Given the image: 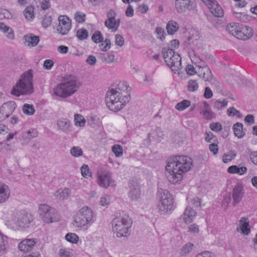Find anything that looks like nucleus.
<instances>
[{
  "instance_id": "50",
  "label": "nucleus",
  "mask_w": 257,
  "mask_h": 257,
  "mask_svg": "<svg viewBox=\"0 0 257 257\" xmlns=\"http://www.w3.org/2000/svg\"><path fill=\"white\" fill-rule=\"evenodd\" d=\"M187 200H188L189 204L193 206L194 207H197L200 206L201 200L197 197H195L194 198H187Z\"/></svg>"
},
{
  "instance_id": "4",
  "label": "nucleus",
  "mask_w": 257,
  "mask_h": 257,
  "mask_svg": "<svg viewBox=\"0 0 257 257\" xmlns=\"http://www.w3.org/2000/svg\"><path fill=\"white\" fill-rule=\"evenodd\" d=\"M132 223L128 215L122 213L112 220V231L117 237H127L131 234Z\"/></svg>"
},
{
  "instance_id": "41",
  "label": "nucleus",
  "mask_w": 257,
  "mask_h": 257,
  "mask_svg": "<svg viewBox=\"0 0 257 257\" xmlns=\"http://www.w3.org/2000/svg\"><path fill=\"white\" fill-rule=\"evenodd\" d=\"M7 237L0 231V253H4L6 249V245L7 244Z\"/></svg>"
},
{
  "instance_id": "53",
  "label": "nucleus",
  "mask_w": 257,
  "mask_h": 257,
  "mask_svg": "<svg viewBox=\"0 0 257 257\" xmlns=\"http://www.w3.org/2000/svg\"><path fill=\"white\" fill-rule=\"evenodd\" d=\"M58 254L59 257H72L73 255L72 252L66 248H60Z\"/></svg>"
},
{
  "instance_id": "57",
  "label": "nucleus",
  "mask_w": 257,
  "mask_h": 257,
  "mask_svg": "<svg viewBox=\"0 0 257 257\" xmlns=\"http://www.w3.org/2000/svg\"><path fill=\"white\" fill-rule=\"evenodd\" d=\"M156 32L157 34V38L158 39L161 41H163L165 39V31L163 28L161 27H158L156 30Z\"/></svg>"
},
{
  "instance_id": "8",
  "label": "nucleus",
  "mask_w": 257,
  "mask_h": 257,
  "mask_svg": "<svg viewBox=\"0 0 257 257\" xmlns=\"http://www.w3.org/2000/svg\"><path fill=\"white\" fill-rule=\"evenodd\" d=\"M174 207V198L167 190H161L158 208L160 212L166 213Z\"/></svg>"
},
{
  "instance_id": "26",
  "label": "nucleus",
  "mask_w": 257,
  "mask_h": 257,
  "mask_svg": "<svg viewBox=\"0 0 257 257\" xmlns=\"http://www.w3.org/2000/svg\"><path fill=\"white\" fill-rule=\"evenodd\" d=\"M57 124L58 128L65 133H69L71 131L70 121L67 118H60Z\"/></svg>"
},
{
  "instance_id": "18",
  "label": "nucleus",
  "mask_w": 257,
  "mask_h": 257,
  "mask_svg": "<svg viewBox=\"0 0 257 257\" xmlns=\"http://www.w3.org/2000/svg\"><path fill=\"white\" fill-rule=\"evenodd\" d=\"M198 76L203 79L205 81L211 82L213 79V75L211 70L208 66L204 65H198L197 66Z\"/></svg>"
},
{
  "instance_id": "47",
  "label": "nucleus",
  "mask_w": 257,
  "mask_h": 257,
  "mask_svg": "<svg viewBox=\"0 0 257 257\" xmlns=\"http://www.w3.org/2000/svg\"><path fill=\"white\" fill-rule=\"evenodd\" d=\"M70 154L74 157H79L82 156L83 151L79 147H73L70 150Z\"/></svg>"
},
{
  "instance_id": "32",
  "label": "nucleus",
  "mask_w": 257,
  "mask_h": 257,
  "mask_svg": "<svg viewBox=\"0 0 257 257\" xmlns=\"http://www.w3.org/2000/svg\"><path fill=\"white\" fill-rule=\"evenodd\" d=\"M227 172L230 174H237L241 175L246 173L247 168L245 166L238 167L236 165H232L228 168Z\"/></svg>"
},
{
  "instance_id": "61",
  "label": "nucleus",
  "mask_w": 257,
  "mask_h": 257,
  "mask_svg": "<svg viewBox=\"0 0 257 257\" xmlns=\"http://www.w3.org/2000/svg\"><path fill=\"white\" fill-rule=\"evenodd\" d=\"M51 17L50 16H45L42 21V25L44 28H47L51 24Z\"/></svg>"
},
{
  "instance_id": "62",
  "label": "nucleus",
  "mask_w": 257,
  "mask_h": 257,
  "mask_svg": "<svg viewBox=\"0 0 257 257\" xmlns=\"http://www.w3.org/2000/svg\"><path fill=\"white\" fill-rule=\"evenodd\" d=\"M54 65V62L52 60L47 59L44 62V67L45 69L50 70Z\"/></svg>"
},
{
  "instance_id": "24",
  "label": "nucleus",
  "mask_w": 257,
  "mask_h": 257,
  "mask_svg": "<svg viewBox=\"0 0 257 257\" xmlns=\"http://www.w3.org/2000/svg\"><path fill=\"white\" fill-rule=\"evenodd\" d=\"M11 191L8 185L0 181V203L7 201L10 197Z\"/></svg>"
},
{
  "instance_id": "14",
  "label": "nucleus",
  "mask_w": 257,
  "mask_h": 257,
  "mask_svg": "<svg viewBox=\"0 0 257 257\" xmlns=\"http://www.w3.org/2000/svg\"><path fill=\"white\" fill-rule=\"evenodd\" d=\"M17 217L19 221L20 228L28 227L30 223L33 220L32 215L24 210L17 212Z\"/></svg>"
},
{
  "instance_id": "60",
  "label": "nucleus",
  "mask_w": 257,
  "mask_h": 257,
  "mask_svg": "<svg viewBox=\"0 0 257 257\" xmlns=\"http://www.w3.org/2000/svg\"><path fill=\"white\" fill-rule=\"evenodd\" d=\"M110 197L109 195H104L100 198V204L104 206L107 205L110 202Z\"/></svg>"
},
{
  "instance_id": "15",
  "label": "nucleus",
  "mask_w": 257,
  "mask_h": 257,
  "mask_svg": "<svg viewBox=\"0 0 257 257\" xmlns=\"http://www.w3.org/2000/svg\"><path fill=\"white\" fill-rule=\"evenodd\" d=\"M92 41L95 43L102 42L100 45V49L103 51H106L110 48L111 43L109 39H106L103 41V38L100 32L97 31L94 32L92 36Z\"/></svg>"
},
{
  "instance_id": "45",
  "label": "nucleus",
  "mask_w": 257,
  "mask_h": 257,
  "mask_svg": "<svg viewBox=\"0 0 257 257\" xmlns=\"http://www.w3.org/2000/svg\"><path fill=\"white\" fill-rule=\"evenodd\" d=\"M76 36L78 39L84 40L88 37V33L87 30L84 29H79L76 33Z\"/></svg>"
},
{
  "instance_id": "39",
  "label": "nucleus",
  "mask_w": 257,
  "mask_h": 257,
  "mask_svg": "<svg viewBox=\"0 0 257 257\" xmlns=\"http://www.w3.org/2000/svg\"><path fill=\"white\" fill-rule=\"evenodd\" d=\"M190 105V101L189 100L185 99L178 103L175 106V108L179 111H182L185 109Z\"/></svg>"
},
{
  "instance_id": "12",
  "label": "nucleus",
  "mask_w": 257,
  "mask_h": 257,
  "mask_svg": "<svg viewBox=\"0 0 257 257\" xmlns=\"http://www.w3.org/2000/svg\"><path fill=\"white\" fill-rule=\"evenodd\" d=\"M59 25L57 30L62 35H66L71 28V21L66 16H60L58 17Z\"/></svg>"
},
{
  "instance_id": "25",
  "label": "nucleus",
  "mask_w": 257,
  "mask_h": 257,
  "mask_svg": "<svg viewBox=\"0 0 257 257\" xmlns=\"http://www.w3.org/2000/svg\"><path fill=\"white\" fill-rule=\"evenodd\" d=\"M71 194V190L68 188H60L55 192L54 196L55 199L63 201L68 199L70 196Z\"/></svg>"
},
{
  "instance_id": "55",
  "label": "nucleus",
  "mask_w": 257,
  "mask_h": 257,
  "mask_svg": "<svg viewBox=\"0 0 257 257\" xmlns=\"http://www.w3.org/2000/svg\"><path fill=\"white\" fill-rule=\"evenodd\" d=\"M227 114L230 116H237L239 117H241L240 112L236 110L234 107L229 108L227 110Z\"/></svg>"
},
{
  "instance_id": "34",
  "label": "nucleus",
  "mask_w": 257,
  "mask_h": 257,
  "mask_svg": "<svg viewBox=\"0 0 257 257\" xmlns=\"http://www.w3.org/2000/svg\"><path fill=\"white\" fill-rule=\"evenodd\" d=\"M179 29L178 23L174 21H170L166 27L167 32L170 35L174 34Z\"/></svg>"
},
{
  "instance_id": "21",
  "label": "nucleus",
  "mask_w": 257,
  "mask_h": 257,
  "mask_svg": "<svg viewBox=\"0 0 257 257\" xmlns=\"http://www.w3.org/2000/svg\"><path fill=\"white\" fill-rule=\"evenodd\" d=\"M249 219L247 217H241L239 220L238 226L236 228L237 231H240L241 233L245 235H248L250 232L249 227Z\"/></svg>"
},
{
  "instance_id": "37",
  "label": "nucleus",
  "mask_w": 257,
  "mask_h": 257,
  "mask_svg": "<svg viewBox=\"0 0 257 257\" xmlns=\"http://www.w3.org/2000/svg\"><path fill=\"white\" fill-rule=\"evenodd\" d=\"M85 119L84 117L79 114H75L74 115V124L76 126L82 127L85 124Z\"/></svg>"
},
{
  "instance_id": "17",
  "label": "nucleus",
  "mask_w": 257,
  "mask_h": 257,
  "mask_svg": "<svg viewBox=\"0 0 257 257\" xmlns=\"http://www.w3.org/2000/svg\"><path fill=\"white\" fill-rule=\"evenodd\" d=\"M244 194L243 187L240 184H237L233 188L232 192V205L233 206H235L241 201Z\"/></svg>"
},
{
  "instance_id": "44",
  "label": "nucleus",
  "mask_w": 257,
  "mask_h": 257,
  "mask_svg": "<svg viewBox=\"0 0 257 257\" xmlns=\"http://www.w3.org/2000/svg\"><path fill=\"white\" fill-rule=\"evenodd\" d=\"M105 26L109 29L113 31L117 30L115 19H106L104 22Z\"/></svg>"
},
{
  "instance_id": "20",
  "label": "nucleus",
  "mask_w": 257,
  "mask_h": 257,
  "mask_svg": "<svg viewBox=\"0 0 257 257\" xmlns=\"http://www.w3.org/2000/svg\"><path fill=\"white\" fill-rule=\"evenodd\" d=\"M34 238L25 239L21 241L18 247L20 250L23 252H28L31 250L37 242Z\"/></svg>"
},
{
  "instance_id": "3",
  "label": "nucleus",
  "mask_w": 257,
  "mask_h": 257,
  "mask_svg": "<svg viewBox=\"0 0 257 257\" xmlns=\"http://www.w3.org/2000/svg\"><path fill=\"white\" fill-rule=\"evenodd\" d=\"M33 73L31 70L24 72L20 79L14 86L11 94L16 96L21 95H29L34 91L33 86Z\"/></svg>"
},
{
  "instance_id": "59",
  "label": "nucleus",
  "mask_w": 257,
  "mask_h": 257,
  "mask_svg": "<svg viewBox=\"0 0 257 257\" xmlns=\"http://www.w3.org/2000/svg\"><path fill=\"white\" fill-rule=\"evenodd\" d=\"M210 128L212 131L217 132L222 129V125L219 122L211 123Z\"/></svg>"
},
{
  "instance_id": "11",
  "label": "nucleus",
  "mask_w": 257,
  "mask_h": 257,
  "mask_svg": "<svg viewBox=\"0 0 257 257\" xmlns=\"http://www.w3.org/2000/svg\"><path fill=\"white\" fill-rule=\"evenodd\" d=\"M196 7V4L194 0H176L175 8L176 11L182 13L187 10L191 11Z\"/></svg>"
},
{
  "instance_id": "43",
  "label": "nucleus",
  "mask_w": 257,
  "mask_h": 257,
  "mask_svg": "<svg viewBox=\"0 0 257 257\" xmlns=\"http://www.w3.org/2000/svg\"><path fill=\"white\" fill-rule=\"evenodd\" d=\"M227 105V101L225 99H223L222 101L217 100L214 101L213 104L214 108L219 110L224 108Z\"/></svg>"
},
{
  "instance_id": "56",
  "label": "nucleus",
  "mask_w": 257,
  "mask_h": 257,
  "mask_svg": "<svg viewBox=\"0 0 257 257\" xmlns=\"http://www.w3.org/2000/svg\"><path fill=\"white\" fill-rule=\"evenodd\" d=\"M185 69L187 74L190 75L198 73V70H196L195 67L190 64L187 65Z\"/></svg>"
},
{
  "instance_id": "2",
  "label": "nucleus",
  "mask_w": 257,
  "mask_h": 257,
  "mask_svg": "<svg viewBox=\"0 0 257 257\" xmlns=\"http://www.w3.org/2000/svg\"><path fill=\"white\" fill-rule=\"evenodd\" d=\"M80 85L79 80L75 76H66L64 81L53 88V94L61 98H67L76 92Z\"/></svg>"
},
{
  "instance_id": "6",
  "label": "nucleus",
  "mask_w": 257,
  "mask_h": 257,
  "mask_svg": "<svg viewBox=\"0 0 257 257\" xmlns=\"http://www.w3.org/2000/svg\"><path fill=\"white\" fill-rule=\"evenodd\" d=\"M74 225L78 227H82L92 224L94 222L93 213L92 210L88 207L80 209L74 219Z\"/></svg>"
},
{
  "instance_id": "49",
  "label": "nucleus",
  "mask_w": 257,
  "mask_h": 257,
  "mask_svg": "<svg viewBox=\"0 0 257 257\" xmlns=\"http://www.w3.org/2000/svg\"><path fill=\"white\" fill-rule=\"evenodd\" d=\"M81 173L84 178H88L91 176V172L87 165L84 164L82 165L81 168Z\"/></svg>"
},
{
  "instance_id": "13",
  "label": "nucleus",
  "mask_w": 257,
  "mask_h": 257,
  "mask_svg": "<svg viewBox=\"0 0 257 257\" xmlns=\"http://www.w3.org/2000/svg\"><path fill=\"white\" fill-rule=\"evenodd\" d=\"M209 9L211 13L216 17H222L223 11L216 0H201Z\"/></svg>"
},
{
  "instance_id": "48",
  "label": "nucleus",
  "mask_w": 257,
  "mask_h": 257,
  "mask_svg": "<svg viewBox=\"0 0 257 257\" xmlns=\"http://www.w3.org/2000/svg\"><path fill=\"white\" fill-rule=\"evenodd\" d=\"M65 239L70 242L76 243L78 241V236L75 233H68L65 235Z\"/></svg>"
},
{
  "instance_id": "58",
  "label": "nucleus",
  "mask_w": 257,
  "mask_h": 257,
  "mask_svg": "<svg viewBox=\"0 0 257 257\" xmlns=\"http://www.w3.org/2000/svg\"><path fill=\"white\" fill-rule=\"evenodd\" d=\"M205 135V140L206 142L211 143L212 142H215L216 141V137L213 136L211 132H206Z\"/></svg>"
},
{
  "instance_id": "7",
  "label": "nucleus",
  "mask_w": 257,
  "mask_h": 257,
  "mask_svg": "<svg viewBox=\"0 0 257 257\" xmlns=\"http://www.w3.org/2000/svg\"><path fill=\"white\" fill-rule=\"evenodd\" d=\"M38 213L41 219L47 223L58 221L60 219L56 209L46 204L39 205Z\"/></svg>"
},
{
  "instance_id": "63",
  "label": "nucleus",
  "mask_w": 257,
  "mask_h": 257,
  "mask_svg": "<svg viewBox=\"0 0 257 257\" xmlns=\"http://www.w3.org/2000/svg\"><path fill=\"white\" fill-rule=\"evenodd\" d=\"M209 149L210 152H212L214 155L218 153V145L215 142L211 144L209 146Z\"/></svg>"
},
{
  "instance_id": "22",
  "label": "nucleus",
  "mask_w": 257,
  "mask_h": 257,
  "mask_svg": "<svg viewBox=\"0 0 257 257\" xmlns=\"http://www.w3.org/2000/svg\"><path fill=\"white\" fill-rule=\"evenodd\" d=\"M252 36V29L249 27H240L238 31L237 34H236V38L242 40H247L251 37Z\"/></svg>"
},
{
  "instance_id": "33",
  "label": "nucleus",
  "mask_w": 257,
  "mask_h": 257,
  "mask_svg": "<svg viewBox=\"0 0 257 257\" xmlns=\"http://www.w3.org/2000/svg\"><path fill=\"white\" fill-rule=\"evenodd\" d=\"M233 131L234 135L238 138H242L244 135L245 132L243 131V125L239 122H236L233 125Z\"/></svg>"
},
{
  "instance_id": "5",
  "label": "nucleus",
  "mask_w": 257,
  "mask_h": 257,
  "mask_svg": "<svg viewBox=\"0 0 257 257\" xmlns=\"http://www.w3.org/2000/svg\"><path fill=\"white\" fill-rule=\"evenodd\" d=\"M162 53L165 62L173 71L176 72L182 68L181 58L179 54L169 48H164Z\"/></svg>"
},
{
  "instance_id": "52",
  "label": "nucleus",
  "mask_w": 257,
  "mask_h": 257,
  "mask_svg": "<svg viewBox=\"0 0 257 257\" xmlns=\"http://www.w3.org/2000/svg\"><path fill=\"white\" fill-rule=\"evenodd\" d=\"M112 151L116 157H121L123 154L122 148L120 145H114L112 147Z\"/></svg>"
},
{
  "instance_id": "42",
  "label": "nucleus",
  "mask_w": 257,
  "mask_h": 257,
  "mask_svg": "<svg viewBox=\"0 0 257 257\" xmlns=\"http://www.w3.org/2000/svg\"><path fill=\"white\" fill-rule=\"evenodd\" d=\"M198 83L197 80L191 79L188 82L187 89L190 92L196 91L198 88Z\"/></svg>"
},
{
  "instance_id": "29",
  "label": "nucleus",
  "mask_w": 257,
  "mask_h": 257,
  "mask_svg": "<svg viewBox=\"0 0 257 257\" xmlns=\"http://www.w3.org/2000/svg\"><path fill=\"white\" fill-rule=\"evenodd\" d=\"M6 225L10 228L16 230L19 229V221L17 217V213H14L6 222Z\"/></svg>"
},
{
  "instance_id": "16",
  "label": "nucleus",
  "mask_w": 257,
  "mask_h": 257,
  "mask_svg": "<svg viewBox=\"0 0 257 257\" xmlns=\"http://www.w3.org/2000/svg\"><path fill=\"white\" fill-rule=\"evenodd\" d=\"M126 101H128V97L124 96L123 98L112 100L111 102L109 104H106V105L111 111L117 112L124 106Z\"/></svg>"
},
{
  "instance_id": "30",
  "label": "nucleus",
  "mask_w": 257,
  "mask_h": 257,
  "mask_svg": "<svg viewBox=\"0 0 257 257\" xmlns=\"http://www.w3.org/2000/svg\"><path fill=\"white\" fill-rule=\"evenodd\" d=\"M37 133L36 130L34 129L30 130L28 131L23 132L19 137V139L28 143L33 138L36 137Z\"/></svg>"
},
{
  "instance_id": "40",
  "label": "nucleus",
  "mask_w": 257,
  "mask_h": 257,
  "mask_svg": "<svg viewBox=\"0 0 257 257\" xmlns=\"http://www.w3.org/2000/svg\"><path fill=\"white\" fill-rule=\"evenodd\" d=\"M34 8L33 7H28L24 11V15L26 19L28 20H32L34 18Z\"/></svg>"
},
{
  "instance_id": "27",
  "label": "nucleus",
  "mask_w": 257,
  "mask_h": 257,
  "mask_svg": "<svg viewBox=\"0 0 257 257\" xmlns=\"http://www.w3.org/2000/svg\"><path fill=\"white\" fill-rule=\"evenodd\" d=\"M196 212L189 206H187L183 213V220L186 223H190L194 219Z\"/></svg>"
},
{
  "instance_id": "31",
  "label": "nucleus",
  "mask_w": 257,
  "mask_h": 257,
  "mask_svg": "<svg viewBox=\"0 0 257 257\" xmlns=\"http://www.w3.org/2000/svg\"><path fill=\"white\" fill-rule=\"evenodd\" d=\"M203 105V110L201 113L203 115L204 117L208 120H211L214 118L215 116V113L211 110L209 105L206 102H204Z\"/></svg>"
},
{
  "instance_id": "54",
  "label": "nucleus",
  "mask_w": 257,
  "mask_h": 257,
  "mask_svg": "<svg viewBox=\"0 0 257 257\" xmlns=\"http://www.w3.org/2000/svg\"><path fill=\"white\" fill-rule=\"evenodd\" d=\"M74 17L77 22L82 23L85 21L86 15L82 12H77L75 14Z\"/></svg>"
},
{
  "instance_id": "23",
  "label": "nucleus",
  "mask_w": 257,
  "mask_h": 257,
  "mask_svg": "<svg viewBox=\"0 0 257 257\" xmlns=\"http://www.w3.org/2000/svg\"><path fill=\"white\" fill-rule=\"evenodd\" d=\"M23 39L25 45L30 47L36 46L40 41V37L34 35L32 33L25 35L23 37Z\"/></svg>"
},
{
  "instance_id": "64",
  "label": "nucleus",
  "mask_w": 257,
  "mask_h": 257,
  "mask_svg": "<svg viewBox=\"0 0 257 257\" xmlns=\"http://www.w3.org/2000/svg\"><path fill=\"white\" fill-rule=\"evenodd\" d=\"M196 257H215V255L211 252L204 251L197 254Z\"/></svg>"
},
{
  "instance_id": "51",
  "label": "nucleus",
  "mask_w": 257,
  "mask_h": 257,
  "mask_svg": "<svg viewBox=\"0 0 257 257\" xmlns=\"http://www.w3.org/2000/svg\"><path fill=\"white\" fill-rule=\"evenodd\" d=\"M235 156L236 154L233 152L224 154L222 157V161L224 163H227L232 160Z\"/></svg>"
},
{
  "instance_id": "1",
  "label": "nucleus",
  "mask_w": 257,
  "mask_h": 257,
  "mask_svg": "<svg viewBox=\"0 0 257 257\" xmlns=\"http://www.w3.org/2000/svg\"><path fill=\"white\" fill-rule=\"evenodd\" d=\"M192 167V159L186 156H176L171 158L166 167L167 180L172 184L181 182L183 175Z\"/></svg>"
},
{
  "instance_id": "46",
  "label": "nucleus",
  "mask_w": 257,
  "mask_h": 257,
  "mask_svg": "<svg viewBox=\"0 0 257 257\" xmlns=\"http://www.w3.org/2000/svg\"><path fill=\"white\" fill-rule=\"evenodd\" d=\"M23 110L24 113L31 115L35 112V109L33 105L25 104L23 106Z\"/></svg>"
},
{
  "instance_id": "35",
  "label": "nucleus",
  "mask_w": 257,
  "mask_h": 257,
  "mask_svg": "<svg viewBox=\"0 0 257 257\" xmlns=\"http://www.w3.org/2000/svg\"><path fill=\"white\" fill-rule=\"evenodd\" d=\"M239 24L237 23H230L226 26V30L232 35L236 37V34L238 33L240 29Z\"/></svg>"
},
{
  "instance_id": "36",
  "label": "nucleus",
  "mask_w": 257,
  "mask_h": 257,
  "mask_svg": "<svg viewBox=\"0 0 257 257\" xmlns=\"http://www.w3.org/2000/svg\"><path fill=\"white\" fill-rule=\"evenodd\" d=\"M100 57L102 61L107 64H110L114 62L115 56L111 53H101Z\"/></svg>"
},
{
  "instance_id": "10",
  "label": "nucleus",
  "mask_w": 257,
  "mask_h": 257,
  "mask_svg": "<svg viewBox=\"0 0 257 257\" xmlns=\"http://www.w3.org/2000/svg\"><path fill=\"white\" fill-rule=\"evenodd\" d=\"M97 177L98 184L104 188H107L112 182L111 173L107 169L101 168L98 170Z\"/></svg>"
},
{
  "instance_id": "9",
  "label": "nucleus",
  "mask_w": 257,
  "mask_h": 257,
  "mask_svg": "<svg viewBox=\"0 0 257 257\" xmlns=\"http://www.w3.org/2000/svg\"><path fill=\"white\" fill-rule=\"evenodd\" d=\"M128 88L127 83L126 82H121L116 88L109 90L106 94V104H109L112 100L121 98V91H127Z\"/></svg>"
},
{
  "instance_id": "28",
  "label": "nucleus",
  "mask_w": 257,
  "mask_h": 257,
  "mask_svg": "<svg viewBox=\"0 0 257 257\" xmlns=\"http://www.w3.org/2000/svg\"><path fill=\"white\" fill-rule=\"evenodd\" d=\"M129 197L132 200H138L141 198V191L139 185L136 184L130 187Z\"/></svg>"
},
{
  "instance_id": "19",
  "label": "nucleus",
  "mask_w": 257,
  "mask_h": 257,
  "mask_svg": "<svg viewBox=\"0 0 257 257\" xmlns=\"http://www.w3.org/2000/svg\"><path fill=\"white\" fill-rule=\"evenodd\" d=\"M16 107L14 101H9L4 103L0 107L1 116L5 117V119L9 117L15 110Z\"/></svg>"
},
{
  "instance_id": "38",
  "label": "nucleus",
  "mask_w": 257,
  "mask_h": 257,
  "mask_svg": "<svg viewBox=\"0 0 257 257\" xmlns=\"http://www.w3.org/2000/svg\"><path fill=\"white\" fill-rule=\"evenodd\" d=\"M194 247V244L191 242H188L181 249L180 254L182 256H185L190 252Z\"/></svg>"
}]
</instances>
